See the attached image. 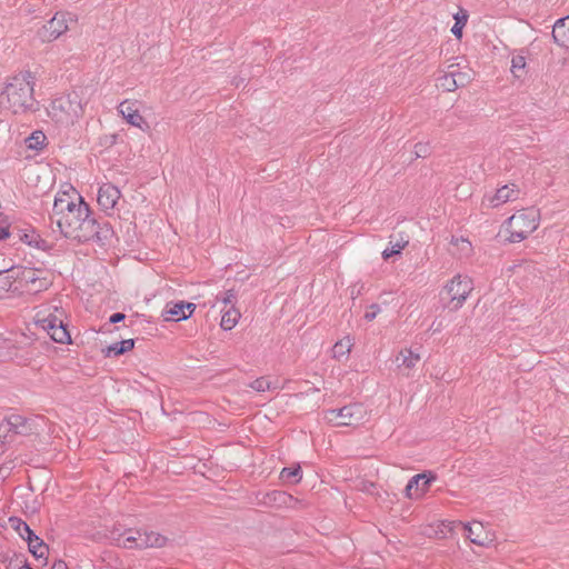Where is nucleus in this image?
Listing matches in <instances>:
<instances>
[{
    "mask_svg": "<svg viewBox=\"0 0 569 569\" xmlns=\"http://www.w3.org/2000/svg\"><path fill=\"white\" fill-rule=\"evenodd\" d=\"M9 526L12 528L23 540H27L30 536L33 535V531L30 527L20 518L11 517L9 518Z\"/></svg>",
    "mask_w": 569,
    "mask_h": 569,
    "instance_id": "nucleus-24",
    "label": "nucleus"
},
{
    "mask_svg": "<svg viewBox=\"0 0 569 569\" xmlns=\"http://www.w3.org/2000/svg\"><path fill=\"white\" fill-rule=\"evenodd\" d=\"M53 217L61 233L70 239L86 242L99 234V224L83 198L72 187L57 193Z\"/></svg>",
    "mask_w": 569,
    "mask_h": 569,
    "instance_id": "nucleus-1",
    "label": "nucleus"
},
{
    "mask_svg": "<svg viewBox=\"0 0 569 569\" xmlns=\"http://www.w3.org/2000/svg\"><path fill=\"white\" fill-rule=\"evenodd\" d=\"M511 242H520L538 228V211L520 210L507 220Z\"/></svg>",
    "mask_w": 569,
    "mask_h": 569,
    "instance_id": "nucleus-6",
    "label": "nucleus"
},
{
    "mask_svg": "<svg viewBox=\"0 0 569 569\" xmlns=\"http://www.w3.org/2000/svg\"><path fill=\"white\" fill-rule=\"evenodd\" d=\"M380 312V308L378 305H371L369 310L365 313V319L368 321H372L377 315Z\"/></svg>",
    "mask_w": 569,
    "mask_h": 569,
    "instance_id": "nucleus-41",
    "label": "nucleus"
},
{
    "mask_svg": "<svg viewBox=\"0 0 569 569\" xmlns=\"http://www.w3.org/2000/svg\"><path fill=\"white\" fill-rule=\"evenodd\" d=\"M430 153V147L428 143H416L415 156L416 158H426Z\"/></svg>",
    "mask_w": 569,
    "mask_h": 569,
    "instance_id": "nucleus-40",
    "label": "nucleus"
},
{
    "mask_svg": "<svg viewBox=\"0 0 569 569\" xmlns=\"http://www.w3.org/2000/svg\"><path fill=\"white\" fill-rule=\"evenodd\" d=\"M390 247L386 248L383 251H382V258L385 260H388L389 258L393 257V256H399L402 251V249L408 244V240H401V241H397V242H392L390 241L389 242Z\"/></svg>",
    "mask_w": 569,
    "mask_h": 569,
    "instance_id": "nucleus-31",
    "label": "nucleus"
},
{
    "mask_svg": "<svg viewBox=\"0 0 569 569\" xmlns=\"http://www.w3.org/2000/svg\"><path fill=\"white\" fill-rule=\"evenodd\" d=\"M124 319V315L123 313H113L111 317H110V322L112 323H116V322H119V321H122Z\"/></svg>",
    "mask_w": 569,
    "mask_h": 569,
    "instance_id": "nucleus-42",
    "label": "nucleus"
},
{
    "mask_svg": "<svg viewBox=\"0 0 569 569\" xmlns=\"http://www.w3.org/2000/svg\"><path fill=\"white\" fill-rule=\"evenodd\" d=\"M14 282L16 280L12 269L0 271V298L12 290Z\"/></svg>",
    "mask_w": 569,
    "mask_h": 569,
    "instance_id": "nucleus-26",
    "label": "nucleus"
},
{
    "mask_svg": "<svg viewBox=\"0 0 569 569\" xmlns=\"http://www.w3.org/2000/svg\"><path fill=\"white\" fill-rule=\"evenodd\" d=\"M10 221L4 213H0V240L7 239L10 236Z\"/></svg>",
    "mask_w": 569,
    "mask_h": 569,
    "instance_id": "nucleus-37",
    "label": "nucleus"
},
{
    "mask_svg": "<svg viewBox=\"0 0 569 569\" xmlns=\"http://www.w3.org/2000/svg\"><path fill=\"white\" fill-rule=\"evenodd\" d=\"M51 569H68L67 567V563L64 561H56L53 565H52V568Z\"/></svg>",
    "mask_w": 569,
    "mask_h": 569,
    "instance_id": "nucleus-43",
    "label": "nucleus"
},
{
    "mask_svg": "<svg viewBox=\"0 0 569 569\" xmlns=\"http://www.w3.org/2000/svg\"><path fill=\"white\" fill-rule=\"evenodd\" d=\"M119 114L130 126L138 128L142 131L148 129V122L140 112V106L137 100L126 99L117 107Z\"/></svg>",
    "mask_w": 569,
    "mask_h": 569,
    "instance_id": "nucleus-9",
    "label": "nucleus"
},
{
    "mask_svg": "<svg viewBox=\"0 0 569 569\" xmlns=\"http://www.w3.org/2000/svg\"><path fill=\"white\" fill-rule=\"evenodd\" d=\"M33 77L30 72H20L0 84V107L14 113L24 112L33 101Z\"/></svg>",
    "mask_w": 569,
    "mask_h": 569,
    "instance_id": "nucleus-2",
    "label": "nucleus"
},
{
    "mask_svg": "<svg viewBox=\"0 0 569 569\" xmlns=\"http://www.w3.org/2000/svg\"><path fill=\"white\" fill-rule=\"evenodd\" d=\"M437 86L445 91L451 92L457 89L455 74L449 71L437 79Z\"/></svg>",
    "mask_w": 569,
    "mask_h": 569,
    "instance_id": "nucleus-30",
    "label": "nucleus"
},
{
    "mask_svg": "<svg viewBox=\"0 0 569 569\" xmlns=\"http://www.w3.org/2000/svg\"><path fill=\"white\" fill-rule=\"evenodd\" d=\"M256 500L258 505L270 508H293L298 500L286 491L272 490L269 492H257Z\"/></svg>",
    "mask_w": 569,
    "mask_h": 569,
    "instance_id": "nucleus-10",
    "label": "nucleus"
},
{
    "mask_svg": "<svg viewBox=\"0 0 569 569\" xmlns=\"http://www.w3.org/2000/svg\"><path fill=\"white\" fill-rule=\"evenodd\" d=\"M137 549L161 548L166 545L167 539L157 532H147L138 530Z\"/></svg>",
    "mask_w": 569,
    "mask_h": 569,
    "instance_id": "nucleus-19",
    "label": "nucleus"
},
{
    "mask_svg": "<svg viewBox=\"0 0 569 569\" xmlns=\"http://www.w3.org/2000/svg\"><path fill=\"white\" fill-rule=\"evenodd\" d=\"M435 480L436 476L431 471L415 475L410 478L405 488L406 497L409 499L421 498L429 490Z\"/></svg>",
    "mask_w": 569,
    "mask_h": 569,
    "instance_id": "nucleus-11",
    "label": "nucleus"
},
{
    "mask_svg": "<svg viewBox=\"0 0 569 569\" xmlns=\"http://www.w3.org/2000/svg\"><path fill=\"white\" fill-rule=\"evenodd\" d=\"M14 432L11 431L9 423H2L0 426V449H4L6 443L11 440Z\"/></svg>",
    "mask_w": 569,
    "mask_h": 569,
    "instance_id": "nucleus-35",
    "label": "nucleus"
},
{
    "mask_svg": "<svg viewBox=\"0 0 569 569\" xmlns=\"http://www.w3.org/2000/svg\"><path fill=\"white\" fill-rule=\"evenodd\" d=\"M77 22L78 18L74 13L68 10H59L39 28L37 37L42 43L53 42L69 32L71 26Z\"/></svg>",
    "mask_w": 569,
    "mask_h": 569,
    "instance_id": "nucleus-4",
    "label": "nucleus"
},
{
    "mask_svg": "<svg viewBox=\"0 0 569 569\" xmlns=\"http://www.w3.org/2000/svg\"><path fill=\"white\" fill-rule=\"evenodd\" d=\"M351 343L349 339L338 341L333 348V357L338 360H341L350 352Z\"/></svg>",
    "mask_w": 569,
    "mask_h": 569,
    "instance_id": "nucleus-34",
    "label": "nucleus"
},
{
    "mask_svg": "<svg viewBox=\"0 0 569 569\" xmlns=\"http://www.w3.org/2000/svg\"><path fill=\"white\" fill-rule=\"evenodd\" d=\"M526 68V58L523 56H513L511 59V72L516 78H521Z\"/></svg>",
    "mask_w": 569,
    "mask_h": 569,
    "instance_id": "nucleus-33",
    "label": "nucleus"
},
{
    "mask_svg": "<svg viewBox=\"0 0 569 569\" xmlns=\"http://www.w3.org/2000/svg\"><path fill=\"white\" fill-rule=\"evenodd\" d=\"M49 112L57 122L72 124L83 116L84 107L77 93H70L54 99Z\"/></svg>",
    "mask_w": 569,
    "mask_h": 569,
    "instance_id": "nucleus-5",
    "label": "nucleus"
},
{
    "mask_svg": "<svg viewBox=\"0 0 569 569\" xmlns=\"http://www.w3.org/2000/svg\"><path fill=\"white\" fill-rule=\"evenodd\" d=\"M451 243L459 247L461 252L468 254L471 251V243L465 238L452 237Z\"/></svg>",
    "mask_w": 569,
    "mask_h": 569,
    "instance_id": "nucleus-38",
    "label": "nucleus"
},
{
    "mask_svg": "<svg viewBox=\"0 0 569 569\" xmlns=\"http://www.w3.org/2000/svg\"><path fill=\"white\" fill-rule=\"evenodd\" d=\"M456 19V22L453 24V27L451 28V32L457 37V38H460L461 34H462V28L463 26L466 24L467 22V17L463 16L462 18L456 16L455 17Z\"/></svg>",
    "mask_w": 569,
    "mask_h": 569,
    "instance_id": "nucleus-39",
    "label": "nucleus"
},
{
    "mask_svg": "<svg viewBox=\"0 0 569 569\" xmlns=\"http://www.w3.org/2000/svg\"><path fill=\"white\" fill-rule=\"evenodd\" d=\"M466 537L477 546H487L492 541L491 535L485 530L481 522L473 521V526L470 523H463Z\"/></svg>",
    "mask_w": 569,
    "mask_h": 569,
    "instance_id": "nucleus-16",
    "label": "nucleus"
},
{
    "mask_svg": "<svg viewBox=\"0 0 569 569\" xmlns=\"http://www.w3.org/2000/svg\"><path fill=\"white\" fill-rule=\"evenodd\" d=\"M26 541L28 542L29 551L33 555V557L42 565H46L49 549L43 540L33 533Z\"/></svg>",
    "mask_w": 569,
    "mask_h": 569,
    "instance_id": "nucleus-20",
    "label": "nucleus"
},
{
    "mask_svg": "<svg viewBox=\"0 0 569 569\" xmlns=\"http://www.w3.org/2000/svg\"><path fill=\"white\" fill-rule=\"evenodd\" d=\"M278 388L279 387L277 380L271 381L270 379L264 377L256 379L253 382H251V389L254 390L257 393H261L264 391H276Z\"/></svg>",
    "mask_w": 569,
    "mask_h": 569,
    "instance_id": "nucleus-25",
    "label": "nucleus"
},
{
    "mask_svg": "<svg viewBox=\"0 0 569 569\" xmlns=\"http://www.w3.org/2000/svg\"><path fill=\"white\" fill-rule=\"evenodd\" d=\"M552 38L559 47L569 49V16L560 18L555 22Z\"/></svg>",
    "mask_w": 569,
    "mask_h": 569,
    "instance_id": "nucleus-18",
    "label": "nucleus"
},
{
    "mask_svg": "<svg viewBox=\"0 0 569 569\" xmlns=\"http://www.w3.org/2000/svg\"><path fill=\"white\" fill-rule=\"evenodd\" d=\"M362 288H363V284H361L359 288H357V286H353L350 291L351 297L355 298L356 296L360 295Z\"/></svg>",
    "mask_w": 569,
    "mask_h": 569,
    "instance_id": "nucleus-44",
    "label": "nucleus"
},
{
    "mask_svg": "<svg viewBox=\"0 0 569 569\" xmlns=\"http://www.w3.org/2000/svg\"><path fill=\"white\" fill-rule=\"evenodd\" d=\"M472 290V280L469 277L461 274L453 277L443 289L450 299L449 307L452 310H458Z\"/></svg>",
    "mask_w": 569,
    "mask_h": 569,
    "instance_id": "nucleus-7",
    "label": "nucleus"
},
{
    "mask_svg": "<svg viewBox=\"0 0 569 569\" xmlns=\"http://www.w3.org/2000/svg\"><path fill=\"white\" fill-rule=\"evenodd\" d=\"M240 313L233 308L226 310L221 318V328L224 330H231L238 322Z\"/></svg>",
    "mask_w": 569,
    "mask_h": 569,
    "instance_id": "nucleus-27",
    "label": "nucleus"
},
{
    "mask_svg": "<svg viewBox=\"0 0 569 569\" xmlns=\"http://www.w3.org/2000/svg\"><path fill=\"white\" fill-rule=\"evenodd\" d=\"M458 528H463L462 521H442L440 525V533L445 537L446 532H452Z\"/></svg>",
    "mask_w": 569,
    "mask_h": 569,
    "instance_id": "nucleus-36",
    "label": "nucleus"
},
{
    "mask_svg": "<svg viewBox=\"0 0 569 569\" xmlns=\"http://www.w3.org/2000/svg\"><path fill=\"white\" fill-rule=\"evenodd\" d=\"M36 323L57 343H72V338L68 330L67 315L62 308L52 306L39 310L36 315Z\"/></svg>",
    "mask_w": 569,
    "mask_h": 569,
    "instance_id": "nucleus-3",
    "label": "nucleus"
},
{
    "mask_svg": "<svg viewBox=\"0 0 569 569\" xmlns=\"http://www.w3.org/2000/svg\"><path fill=\"white\" fill-rule=\"evenodd\" d=\"M120 198V189L110 182L102 183L98 189L97 202L106 212L113 210Z\"/></svg>",
    "mask_w": 569,
    "mask_h": 569,
    "instance_id": "nucleus-14",
    "label": "nucleus"
},
{
    "mask_svg": "<svg viewBox=\"0 0 569 569\" xmlns=\"http://www.w3.org/2000/svg\"><path fill=\"white\" fill-rule=\"evenodd\" d=\"M302 471L299 465L295 467H286L280 472V478L292 483H297L301 480Z\"/></svg>",
    "mask_w": 569,
    "mask_h": 569,
    "instance_id": "nucleus-28",
    "label": "nucleus"
},
{
    "mask_svg": "<svg viewBox=\"0 0 569 569\" xmlns=\"http://www.w3.org/2000/svg\"><path fill=\"white\" fill-rule=\"evenodd\" d=\"M196 308L192 302H168L162 311V318L166 321L187 320L193 315Z\"/></svg>",
    "mask_w": 569,
    "mask_h": 569,
    "instance_id": "nucleus-12",
    "label": "nucleus"
},
{
    "mask_svg": "<svg viewBox=\"0 0 569 569\" xmlns=\"http://www.w3.org/2000/svg\"><path fill=\"white\" fill-rule=\"evenodd\" d=\"M520 193L519 188L515 184H505L497 189L492 196H485L482 203L489 208H497L508 201L518 199Z\"/></svg>",
    "mask_w": 569,
    "mask_h": 569,
    "instance_id": "nucleus-13",
    "label": "nucleus"
},
{
    "mask_svg": "<svg viewBox=\"0 0 569 569\" xmlns=\"http://www.w3.org/2000/svg\"><path fill=\"white\" fill-rule=\"evenodd\" d=\"M366 409L360 403H351L340 409L326 411V419L337 426H356L366 417Z\"/></svg>",
    "mask_w": 569,
    "mask_h": 569,
    "instance_id": "nucleus-8",
    "label": "nucleus"
},
{
    "mask_svg": "<svg viewBox=\"0 0 569 569\" xmlns=\"http://www.w3.org/2000/svg\"><path fill=\"white\" fill-rule=\"evenodd\" d=\"M420 361V355L413 352L411 349H402L396 357V363L402 375L409 377L410 371Z\"/></svg>",
    "mask_w": 569,
    "mask_h": 569,
    "instance_id": "nucleus-17",
    "label": "nucleus"
},
{
    "mask_svg": "<svg viewBox=\"0 0 569 569\" xmlns=\"http://www.w3.org/2000/svg\"><path fill=\"white\" fill-rule=\"evenodd\" d=\"M12 569H32L30 568L29 566L27 565H21V566H18L17 568L16 567H12Z\"/></svg>",
    "mask_w": 569,
    "mask_h": 569,
    "instance_id": "nucleus-45",
    "label": "nucleus"
},
{
    "mask_svg": "<svg viewBox=\"0 0 569 569\" xmlns=\"http://www.w3.org/2000/svg\"><path fill=\"white\" fill-rule=\"evenodd\" d=\"M455 67H456L455 64L449 66V68L451 69L450 70L451 73L455 74L457 88L465 87L468 83H470L472 80L471 70L460 71V70L455 69Z\"/></svg>",
    "mask_w": 569,
    "mask_h": 569,
    "instance_id": "nucleus-29",
    "label": "nucleus"
},
{
    "mask_svg": "<svg viewBox=\"0 0 569 569\" xmlns=\"http://www.w3.org/2000/svg\"><path fill=\"white\" fill-rule=\"evenodd\" d=\"M17 236L22 243L30 247L42 248L46 243L40 234L31 227L19 229Z\"/></svg>",
    "mask_w": 569,
    "mask_h": 569,
    "instance_id": "nucleus-21",
    "label": "nucleus"
},
{
    "mask_svg": "<svg viewBox=\"0 0 569 569\" xmlns=\"http://www.w3.org/2000/svg\"><path fill=\"white\" fill-rule=\"evenodd\" d=\"M138 530L129 529L114 537V540L119 547L127 549H137Z\"/></svg>",
    "mask_w": 569,
    "mask_h": 569,
    "instance_id": "nucleus-22",
    "label": "nucleus"
},
{
    "mask_svg": "<svg viewBox=\"0 0 569 569\" xmlns=\"http://www.w3.org/2000/svg\"><path fill=\"white\" fill-rule=\"evenodd\" d=\"M134 347V341L132 339L122 340L120 342H116L109 346L103 350L106 357H110L111 355L120 356L127 351H130Z\"/></svg>",
    "mask_w": 569,
    "mask_h": 569,
    "instance_id": "nucleus-23",
    "label": "nucleus"
},
{
    "mask_svg": "<svg viewBox=\"0 0 569 569\" xmlns=\"http://www.w3.org/2000/svg\"><path fill=\"white\" fill-rule=\"evenodd\" d=\"M47 137L42 131H34L27 140L29 149H42L46 144Z\"/></svg>",
    "mask_w": 569,
    "mask_h": 569,
    "instance_id": "nucleus-32",
    "label": "nucleus"
},
{
    "mask_svg": "<svg viewBox=\"0 0 569 569\" xmlns=\"http://www.w3.org/2000/svg\"><path fill=\"white\" fill-rule=\"evenodd\" d=\"M14 280L19 281L21 287L29 290H41L46 288V280L39 278V271L31 268H13Z\"/></svg>",
    "mask_w": 569,
    "mask_h": 569,
    "instance_id": "nucleus-15",
    "label": "nucleus"
}]
</instances>
